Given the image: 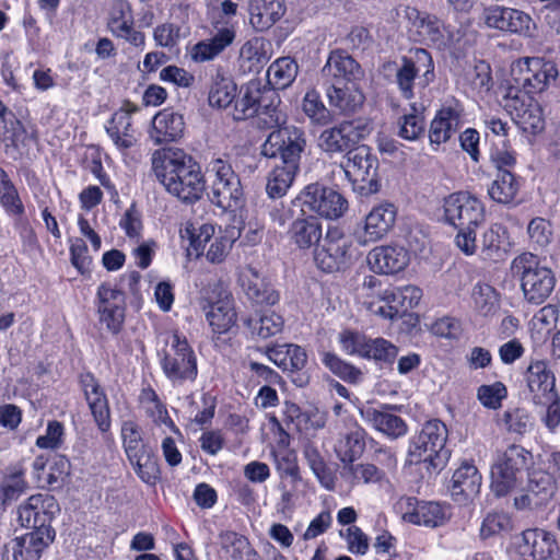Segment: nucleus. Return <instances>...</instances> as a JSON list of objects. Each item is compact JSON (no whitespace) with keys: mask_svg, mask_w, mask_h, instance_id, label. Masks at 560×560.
I'll return each mask as SVG.
<instances>
[{"mask_svg":"<svg viewBox=\"0 0 560 560\" xmlns=\"http://www.w3.org/2000/svg\"><path fill=\"white\" fill-rule=\"evenodd\" d=\"M271 131L261 147V153L269 158L280 156L281 165H276L268 174L266 191L270 198L283 197L300 170L301 153L306 141L304 131L295 126H287V116L277 107L267 109Z\"/></svg>","mask_w":560,"mask_h":560,"instance_id":"obj_1","label":"nucleus"},{"mask_svg":"<svg viewBox=\"0 0 560 560\" xmlns=\"http://www.w3.org/2000/svg\"><path fill=\"white\" fill-rule=\"evenodd\" d=\"M151 164L156 178L167 192L186 203L201 199L206 185L200 166L184 150H155Z\"/></svg>","mask_w":560,"mask_h":560,"instance_id":"obj_2","label":"nucleus"},{"mask_svg":"<svg viewBox=\"0 0 560 560\" xmlns=\"http://www.w3.org/2000/svg\"><path fill=\"white\" fill-rule=\"evenodd\" d=\"M404 18L408 21L410 36L427 46L448 50L462 39V32L455 24L441 20L434 14L406 7Z\"/></svg>","mask_w":560,"mask_h":560,"instance_id":"obj_3","label":"nucleus"},{"mask_svg":"<svg viewBox=\"0 0 560 560\" xmlns=\"http://www.w3.org/2000/svg\"><path fill=\"white\" fill-rule=\"evenodd\" d=\"M446 439L447 429L442 421L434 419L425 422L421 431L410 441L407 463L423 465L429 475L442 469L446 460V452H444Z\"/></svg>","mask_w":560,"mask_h":560,"instance_id":"obj_4","label":"nucleus"},{"mask_svg":"<svg viewBox=\"0 0 560 560\" xmlns=\"http://www.w3.org/2000/svg\"><path fill=\"white\" fill-rule=\"evenodd\" d=\"M160 364L166 378L173 385L194 382L198 374L197 357L185 336L178 331L166 334Z\"/></svg>","mask_w":560,"mask_h":560,"instance_id":"obj_5","label":"nucleus"},{"mask_svg":"<svg viewBox=\"0 0 560 560\" xmlns=\"http://www.w3.org/2000/svg\"><path fill=\"white\" fill-rule=\"evenodd\" d=\"M512 272L521 280V288L528 303L542 304L552 293L556 277L550 268L541 265L532 253H523L513 259Z\"/></svg>","mask_w":560,"mask_h":560,"instance_id":"obj_6","label":"nucleus"},{"mask_svg":"<svg viewBox=\"0 0 560 560\" xmlns=\"http://www.w3.org/2000/svg\"><path fill=\"white\" fill-rule=\"evenodd\" d=\"M532 458V454L517 444H512L503 452H498L491 467V488L495 495H506L517 487L522 472L527 468Z\"/></svg>","mask_w":560,"mask_h":560,"instance_id":"obj_7","label":"nucleus"},{"mask_svg":"<svg viewBox=\"0 0 560 560\" xmlns=\"http://www.w3.org/2000/svg\"><path fill=\"white\" fill-rule=\"evenodd\" d=\"M434 62L431 54L424 48H417L408 57H402L396 70V84L405 98H412L434 80Z\"/></svg>","mask_w":560,"mask_h":560,"instance_id":"obj_8","label":"nucleus"},{"mask_svg":"<svg viewBox=\"0 0 560 560\" xmlns=\"http://www.w3.org/2000/svg\"><path fill=\"white\" fill-rule=\"evenodd\" d=\"M291 203L303 213L314 212L330 220L340 218L348 208V201L340 192L318 183L304 187Z\"/></svg>","mask_w":560,"mask_h":560,"instance_id":"obj_9","label":"nucleus"},{"mask_svg":"<svg viewBox=\"0 0 560 560\" xmlns=\"http://www.w3.org/2000/svg\"><path fill=\"white\" fill-rule=\"evenodd\" d=\"M121 439L126 455L138 477L145 483H154L159 475L158 462L144 446L138 425L132 421H125Z\"/></svg>","mask_w":560,"mask_h":560,"instance_id":"obj_10","label":"nucleus"},{"mask_svg":"<svg viewBox=\"0 0 560 560\" xmlns=\"http://www.w3.org/2000/svg\"><path fill=\"white\" fill-rule=\"evenodd\" d=\"M208 172L214 176L211 201L224 210L240 207L243 190L240 178L230 163L220 158L213 159L208 164Z\"/></svg>","mask_w":560,"mask_h":560,"instance_id":"obj_11","label":"nucleus"},{"mask_svg":"<svg viewBox=\"0 0 560 560\" xmlns=\"http://www.w3.org/2000/svg\"><path fill=\"white\" fill-rule=\"evenodd\" d=\"M343 160L348 167V174L352 178V189L362 195H369L378 190L376 179L377 159L365 145L349 150Z\"/></svg>","mask_w":560,"mask_h":560,"instance_id":"obj_12","label":"nucleus"},{"mask_svg":"<svg viewBox=\"0 0 560 560\" xmlns=\"http://www.w3.org/2000/svg\"><path fill=\"white\" fill-rule=\"evenodd\" d=\"M505 107L514 122L524 132L538 133L544 129L545 120L541 107L528 93L510 88L505 96Z\"/></svg>","mask_w":560,"mask_h":560,"instance_id":"obj_13","label":"nucleus"},{"mask_svg":"<svg viewBox=\"0 0 560 560\" xmlns=\"http://www.w3.org/2000/svg\"><path fill=\"white\" fill-rule=\"evenodd\" d=\"M59 512V504L52 495L38 493L31 495L19 506L18 517L21 525L33 528L32 532H47L55 535L49 524Z\"/></svg>","mask_w":560,"mask_h":560,"instance_id":"obj_14","label":"nucleus"},{"mask_svg":"<svg viewBox=\"0 0 560 560\" xmlns=\"http://www.w3.org/2000/svg\"><path fill=\"white\" fill-rule=\"evenodd\" d=\"M512 77L516 88L529 95L541 92L551 80L557 77L556 68L550 63H544L539 58H525L513 63Z\"/></svg>","mask_w":560,"mask_h":560,"instance_id":"obj_15","label":"nucleus"},{"mask_svg":"<svg viewBox=\"0 0 560 560\" xmlns=\"http://www.w3.org/2000/svg\"><path fill=\"white\" fill-rule=\"evenodd\" d=\"M351 241L339 230H328L315 249L316 266L325 272H334L345 267L351 259Z\"/></svg>","mask_w":560,"mask_h":560,"instance_id":"obj_16","label":"nucleus"},{"mask_svg":"<svg viewBox=\"0 0 560 560\" xmlns=\"http://www.w3.org/2000/svg\"><path fill=\"white\" fill-rule=\"evenodd\" d=\"M369 133L366 124L359 120L342 121L337 126L323 130L318 137V147L328 154L352 150Z\"/></svg>","mask_w":560,"mask_h":560,"instance_id":"obj_17","label":"nucleus"},{"mask_svg":"<svg viewBox=\"0 0 560 560\" xmlns=\"http://www.w3.org/2000/svg\"><path fill=\"white\" fill-rule=\"evenodd\" d=\"M444 213L454 226H477L485 220V206L476 196L458 191L445 198Z\"/></svg>","mask_w":560,"mask_h":560,"instance_id":"obj_18","label":"nucleus"},{"mask_svg":"<svg viewBox=\"0 0 560 560\" xmlns=\"http://www.w3.org/2000/svg\"><path fill=\"white\" fill-rule=\"evenodd\" d=\"M516 548L523 560H560V546L556 536L542 528L524 530Z\"/></svg>","mask_w":560,"mask_h":560,"instance_id":"obj_19","label":"nucleus"},{"mask_svg":"<svg viewBox=\"0 0 560 560\" xmlns=\"http://www.w3.org/2000/svg\"><path fill=\"white\" fill-rule=\"evenodd\" d=\"M483 23L501 32L532 36L535 23L529 14L512 8L492 5L482 12Z\"/></svg>","mask_w":560,"mask_h":560,"instance_id":"obj_20","label":"nucleus"},{"mask_svg":"<svg viewBox=\"0 0 560 560\" xmlns=\"http://www.w3.org/2000/svg\"><path fill=\"white\" fill-rule=\"evenodd\" d=\"M397 209L390 202L380 203L365 215L363 224L355 230V240L360 245H368L385 237L393 229Z\"/></svg>","mask_w":560,"mask_h":560,"instance_id":"obj_21","label":"nucleus"},{"mask_svg":"<svg viewBox=\"0 0 560 560\" xmlns=\"http://www.w3.org/2000/svg\"><path fill=\"white\" fill-rule=\"evenodd\" d=\"M364 77L361 66L346 51L332 50L320 70L324 86L358 83Z\"/></svg>","mask_w":560,"mask_h":560,"instance_id":"obj_22","label":"nucleus"},{"mask_svg":"<svg viewBox=\"0 0 560 560\" xmlns=\"http://www.w3.org/2000/svg\"><path fill=\"white\" fill-rule=\"evenodd\" d=\"M405 522L427 527H439L450 518L448 509L436 502H418L415 498H402L398 502Z\"/></svg>","mask_w":560,"mask_h":560,"instance_id":"obj_23","label":"nucleus"},{"mask_svg":"<svg viewBox=\"0 0 560 560\" xmlns=\"http://www.w3.org/2000/svg\"><path fill=\"white\" fill-rule=\"evenodd\" d=\"M54 537L47 532H30L16 537L2 547L0 560H38Z\"/></svg>","mask_w":560,"mask_h":560,"instance_id":"obj_24","label":"nucleus"},{"mask_svg":"<svg viewBox=\"0 0 560 560\" xmlns=\"http://www.w3.org/2000/svg\"><path fill=\"white\" fill-rule=\"evenodd\" d=\"M137 110L138 107L136 105L127 103L119 110L115 112L105 125L108 137L120 152H126L138 142L131 118V115Z\"/></svg>","mask_w":560,"mask_h":560,"instance_id":"obj_25","label":"nucleus"},{"mask_svg":"<svg viewBox=\"0 0 560 560\" xmlns=\"http://www.w3.org/2000/svg\"><path fill=\"white\" fill-rule=\"evenodd\" d=\"M100 322L114 334L118 332L125 317L124 293L108 283L97 290Z\"/></svg>","mask_w":560,"mask_h":560,"instance_id":"obj_26","label":"nucleus"},{"mask_svg":"<svg viewBox=\"0 0 560 560\" xmlns=\"http://www.w3.org/2000/svg\"><path fill=\"white\" fill-rule=\"evenodd\" d=\"M212 293L215 296L209 300L206 318L214 332L224 334L236 323L234 299L230 292L221 287H215Z\"/></svg>","mask_w":560,"mask_h":560,"instance_id":"obj_27","label":"nucleus"},{"mask_svg":"<svg viewBox=\"0 0 560 560\" xmlns=\"http://www.w3.org/2000/svg\"><path fill=\"white\" fill-rule=\"evenodd\" d=\"M366 260L372 271L394 275L408 266L410 256L404 246L380 245L369 252Z\"/></svg>","mask_w":560,"mask_h":560,"instance_id":"obj_28","label":"nucleus"},{"mask_svg":"<svg viewBox=\"0 0 560 560\" xmlns=\"http://www.w3.org/2000/svg\"><path fill=\"white\" fill-rule=\"evenodd\" d=\"M525 380L533 402L548 401L558 395L555 375L546 361H533L526 370Z\"/></svg>","mask_w":560,"mask_h":560,"instance_id":"obj_29","label":"nucleus"},{"mask_svg":"<svg viewBox=\"0 0 560 560\" xmlns=\"http://www.w3.org/2000/svg\"><path fill=\"white\" fill-rule=\"evenodd\" d=\"M80 382L94 421L102 432H107L110 428V412L103 388L91 373L82 374Z\"/></svg>","mask_w":560,"mask_h":560,"instance_id":"obj_30","label":"nucleus"},{"mask_svg":"<svg viewBox=\"0 0 560 560\" xmlns=\"http://www.w3.org/2000/svg\"><path fill=\"white\" fill-rule=\"evenodd\" d=\"M481 475L478 469L468 463H464L453 474L451 480V495L459 504H466L474 500L480 492Z\"/></svg>","mask_w":560,"mask_h":560,"instance_id":"obj_31","label":"nucleus"},{"mask_svg":"<svg viewBox=\"0 0 560 560\" xmlns=\"http://www.w3.org/2000/svg\"><path fill=\"white\" fill-rule=\"evenodd\" d=\"M360 415L366 423L390 439H398L407 433L406 422L392 413L386 406H365L360 409Z\"/></svg>","mask_w":560,"mask_h":560,"instance_id":"obj_32","label":"nucleus"},{"mask_svg":"<svg viewBox=\"0 0 560 560\" xmlns=\"http://www.w3.org/2000/svg\"><path fill=\"white\" fill-rule=\"evenodd\" d=\"M235 37L236 32L233 25L221 27L212 37L195 44L190 49V57L199 63L211 61L232 45Z\"/></svg>","mask_w":560,"mask_h":560,"instance_id":"obj_33","label":"nucleus"},{"mask_svg":"<svg viewBox=\"0 0 560 560\" xmlns=\"http://www.w3.org/2000/svg\"><path fill=\"white\" fill-rule=\"evenodd\" d=\"M325 91L329 105L341 114L358 112L365 100L358 83L328 85Z\"/></svg>","mask_w":560,"mask_h":560,"instance_id":"obj_34","label":"nucleus"},{"mask_svg":"<svg viewBox=\"0 0 560 560\" xmlns=\"http://www.w3.org/2000/svg\"><path fill=\"white\" fill-rule=\"evenodd\" d=\"M510 247L508 229L501 223H492L479 240V256L485 260L499 261L505 257Z\"/></svg>","mask_w":560,"mask_h":560,"instance_id":"obj_35","label":"nucleus"},{"mask_svg":"<svg viewBox=\"0 0 560 560\" xmlns=\"http://www.w3.org/2000/svg\"><path fill=\"white\" fill-rule=\"evenodd\" d=\"M240 282L247 298L256 304L275 305L279 301V293L250 266L241 272Z\"/></svg>","mask_w":560,"mask_h":560,"instance_id":"obj_36","label":"nucleus"},{"mask_svg":"<svg viewBox=\"0 0 560 560\" xmlns=\"http://www.w3.org/2000/svg\"><path fill=\"white\" fill-rule=\"evenodd\" d=\"M185 129L184 118L171 109H163L152 120L150 137L155 144L176 141Z\"/></svg>","mask_w":560,"mask_h":560,"instance_id":"obj_37","label":"nucleus"},{"mask_svg":"<svg viewBox=\"0 0 560 560\" xmlns=\"http://www.w3.org/2000/svg\"><path fill=\"white\" fill-rule=\"evenodd\" d=\"M289 236L291 242L301 249H308L317 245L323 237V226L318 218L314 215L301 214L293 220Z\"/></svg>","mask_w":560,"mask_h":560,"instance_id":"obj_38","label":"nucleus"},{"mask_svg":"<svg viewBox=\"0 0 560 560\" xmlns=\"http://www.w3.org/2000/svg\"><path fill=\"white\" fill-rule=\"evenodd\" d=\"M460 110L454 107L441 108L429 129V140L431 145H440L447 142L460 128Z\"/></svg>","mask_w":560,"mask_h":560,"instance_id":"obj_39","label":"nucleus"},{"mask_svg":"<svg viewBox=\"0 0 560 560\" xmlns=\"http://www.w3.org/2000/svg\"><path fill=\"white\" fill-rule=\"evenodd\" d=\"M285 12L282 0H252L249 5V22L252 26L264 32L278 22Z\"/></svg>","mask_w":560,"mask_h":560,"instance_id":"obj_40","label":"nucleus"},{"mask_svg":"<svg viewBox=\"0 0 560 560\" xmlns=\"http://www.w3.org/2000/svg\"><path fill=\"white\" fill-rule=\"evenodd\" d=\"M265 353L269 361L275 363L284 372H299L304 369L307 362L305 350L298 345H280L267 347Z\"/></svg>","mask_w":560,"mask_h":560,"instance_id":"obj_41","label":"nucleus"},{"mask_svg":"<svg viewBox=\"0 0 560 560\" xmlns=\"http://www.w3.org/2000/svg\"><path fill=\"white\" fill-rule=\"evenodd\" d=\"M285 418L291 421L298 431L308 434L323 429L326 425L327 412L316 407L301 409L295 404H287Z\"/></svg>","mask_w":560,"mask_h":560,"instance_id":"obj_42","label":"nucleus"},{"mask_svg":"<svg viewBox=\"0 0 560 560\" xmlns=\"http://www.w3.org/2000/svg\"><path fill=\"white\" fill-rule=\"evenodd\" d=\"M421 298L422 291L420 288L416 285H405L401 288L386 289L381 295V301L390 304L394 314L401 316L409 310L416 307Z\"/></svg>","mask_w":560,"mask_h":560,"instance_id":"obj_43","label":"nucleus"},{"mask_svg":"<svg viewBox=\"0 0 560 560\" xmlns=\"http://www.w3.org/2000/svg\"><path fill=\"white\" fill-rule=\"evenodd\" d=\"M220 546L232 560H258V553L250 546L248 539L233 530H225L219 535Z\"/></svg>","mask_w":560,"mask_h":560,"instance_id":"obj_44","label":"nucleus"},{"mask_svg":"<svg viewBox=\"0 0 560 560\" xmlns=\"http://www.w3.org/2000/svg\"><path fill=\"white\" fill-rule=\"evenodd\" d=\"M520 187L518 179L511 171H502L488 188V194L493 201L510 205L514 202Z\"/></svg>","mask_w":560,"mask_h":560,"instance_id":"obj_45","label":"nucleus"},{"mask_svg":"<svg viewBox=\"0 0 560 560\" xmlns=\"http://www.w3.org/2000/svg\"><path fill=\"white\" fill-rule=\"evenodd\" d=\"M236 84L229 77L218 71L212 78L209 91V104L212 107L226 108L236 96Z\"/></svg>","mask_w":560,"mask_h":560,"instance_id":"obj_46","label":"nucleus"},{"mask_svg":"<svg viewBox=\"0 0 560 560\" xmlns=\"http://www.w3.org/2000/svg\"><path fill=\"white\" fill-rule=\"evenodd\" d=\"M298 74V65L290 57H282L273 61L267 71V78L275 89L283 90L291 85Z\"/></svg>","mask_w":560,"mask_h":560,"instance_id":"obj_47","label":"nucleus"},{"mask_svg":"<svg viewBox=\"0 0 560 560\" xmlns=\"http://www.w3.org/2000/svg\"><path fill=\"white\" fill-rule=\"evenodd\" d=\"M365 448L364 431L357 429L347 433L336 445V453L343 465L353 463Z\"/></svg>","mask_w":560,"mask_h":560,"instance_id":"obj_48","label":"nucleus"},{"mask_svg":"<svg viewBox=\"0 0 560 560\" xmlns=\"http://www.w3.org/2000/svg\"><path fill=\"white\" fill-rule=\"evenodd\" d=\"M260 94L258 83H248L242 96L235 102L233 118L235 120H244L256 115L259 109Z\"/></svg>","mask_w":560,"mask_h":560,"instance_id":"obj_49","label":"nucleus"},{"mask_svg":"<svg viewBox=\"0 0 560 560\" xmlns=\"http://www.w3.org/2000/svg\"><path fill=\"white\" fill-rule=\"evenodd\" d=\"M24 469L21 465H13L5 469L1 481L3 502L16 500L27 489L24 479Z\"/></svg>","mask_w":560,"mask_h":560,"instance_id":"obj_50","label":"nucleus"},{"mask_svg":"<svg viewBox=\"0 0 560 560\" xmlns=\"http://www.w3.org/2000/svg\"><path fill=\"white\" fill-rule=\"evenodd\" d=\"M341 476L351 485L375 483L383 478V471L373 464L349 463L343 465Z\"/></svg>","mask_w":560,"mask_h":560,"instance_id":"obj_51","label":"nucleus"},{"mask_svg":"<svg viewBox=\"0 0 560 560\" xmlns=\"http://www.w3.org/2000/svg\"><path fill=\"white\" fill-rule=\"evenodd\" d=\"M140 402L147 415L160 425H166L175 430V425L168 416L166 407L161 402L156 393L152 388H144L140 395Z\"/></svg>","mask_w":560,"mask_h":560,"instance_id":"obj_52","label":"nucleus"},{"mask_svg":"<svg viewBox=\"0 0 560 560\" xmlns=\"http://www.w3.org/2000/svg\"><path fill=\"white\" fill-rule=\"evenodd\" d=\"M0 202L10 215L21 217L24 206L7 172L0 167Z\"/></svg>","mask_w":560,"mask_h":560,"instance_id":"obj_53","label":"nucleus"},{"mask_svg":"<svg viewBox=\"0 0 560 560\" xmlns=\"http://www.w3.org/2000/svg\"><path fill=\"white\" fill-rule=\"evenodd\" d=\"M244 324L253 335L262 339L279 334L283 328V319L280 315L271 312L261 315L259 318H247Z\"/></svg>","mask_w":560,"mask_h":560,"instance_id":"obj_54","label":"nucleus"},{"mask_svg":"<svg viewBox=\"0 0 560 560\" xmlns=\"http://www.w3.org/2000/svg\"><path fill=\"white\" fill-rule=\"evenodd\" d=\"M423 107L410 105V113L405 114L398 121V135L409 141L417 140L424 131Z\"/></svg>","mask_w":560,"mask_h":560,"instance_id":"obj_55","label":"nucleus"},{"mask_svg":"<svg viewBox=\"0 0 560 560\" xmlns=\"http://www.w3.org/2000/svg\"><path fill=\"white\" fill-rule=\"evenodd\" d=\"M471 300L475 311L482 316H489L498 308V294L494 288L488 283L475 284Z\"/></svg>","mask_w":560,"mask_h":560,"instance_id":"obj_56","label":"nucleus"},{"mask_svg":"<svg viewBox=\"0 0 560 560\" xmlns=\"http://www.w3.org/2000/svg\"><path fill=\"white\" fill-rule=\"evenodd\" d=\"M322 361L327 369L346 382L357 384L360 383L363 377V373L360 369L343 361L332 352H324Z\"/></svg>","mask_w":560,"mask_h":560,"instance_id":"obj_57","label":"nucleus"},{"mask_svg":"<svg viewBox=\"0 0 560 560\" xmlns=\"http://www.w3.org/2000/svg\"><path fill=\"white\" fill-rule=\"evenodd\" d=\"M502 421L508 432L525 435L534 429V420L529 412L523 408L508 409L502 413Z\"/></svg>","mask_w":560,"mask_h":560,"instance_id":"obj_58","label":"nucleus"},{"mask_svg":"<svg viewBox=\"0 0 560 560\" xmlns=\"http://www.w3.org/2000/svg\"><path fill=\"white\" fill-rule=\"evenodd\" d=\"M302 108L305 115L317 125H328L331 121V114L324 105L319 94L316 91H308L302 103Z\"/></svg>","mask_w":560,"mask_h":560,"instance_id":"obj_59","label":"nucleus"},{"mask_svg":"<svg viewBox=\"0 0 560 560\" xmlns=\"http://www.w3.org/2000/svg\"><path fill=\"white\" fill-rule=\"evenodd\" d=\"M398 354V348L387 339L369 338L364 359L382 363H393Z\"/></svg>","mask_w":560,"mask_h":560,"instance_id":"obj_60","label":"nucleus"},{"mask_svg":"<svg viewBox=\"0 0 560 560\" xmlns=\"http://www.w3.org/2000/svg\"><path fill=\"white\" fill-rule=\"evenodd\" d=\"M338 342L346 354L364 358L369 337L360 331L346 329L339 332Z\"/></svg>","mask_w":560,"mask_h":560,"instance_id":"obj_61","label":"nucleus"},{"mask_svg":"<svg viewBox=\"0 0 560 560\" xmlns=\"http://www.w3.org/2000/svg\"><path fill=\"white\" fill-rule=\"evenodd\" d=\"M508 396V389L501 382H494L490 385H481L477 389V398L481 405L489 409H499L503 399Z\"/></svg>","mask_w":560,"mask_h":560,"instance_id":"obj_62","label":"nucleus"},{"mask_svg":"<svg viewBox=\"0 0 560 560\" xmlns=\"http://www.w3.org/2000/svg\"><path fill=\"white\" fill-rule=\"evenodd\" d=\"M511 529V520L504 513H488L480 527V536L489 538Z\"/></svg>","mask_w":560,"mask_h":560,"instance_id":"obj_63","label":"nucleus"},{"mask_svg":"<svg viewBox=\"0 0 560 560\" xmlns=\"http://www.w3.org/2000/svg\"><path fill=\"white\" fill-rule=\"evenodd\" d=\"M187 233L190 235V245L196 250L197 255L202 253L208 243H211L215 234V226L211 223H202L198 228L190 226L186 228Z\"/></svg>","mask_w":560,"mask_h":560,"instance_id":"obj_64","label":"nucleus"}]
</instances>
